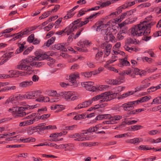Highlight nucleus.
<instances>
[{
    "label": "nucleus",
    "mask_w": 161,
    "mask_h": 161,
    "mask_svg": "<svg viewBox=\"0 0 161 161\" xmlns=\"http://www.w3.org/2000/svg\"><path fill=\"white\" fill-rule=\"evenodd\" d=\"M108 83L110 85H117L122 83V80L119 79H117L115 80L111 79L108 81Z\"/></svg>",
    "instance_id": "5701e85b"
},
{
    "label": "nucleus",
    "mask_w": 161,
    "mask_h": 161,
    "mask_svg": "<svg viewBox=\"0 0 161 161\" xmlns=\"http://www.w3.org/2000/svg\"><path fill=\"white\" fill-rule=\"evenodd\" d=\"M111 118V121L114 124L116 121H118L121 119L122 117L121 115H112Z\"/></svg>",
    "instance_id": "473e14b6"
},
{
    "label": "nucleus",
    "mask_w": 161,
    "mask_h": 161,
    "mask_svg": "<svg viewBox=\"0 0 161 161\" xmlns=\"http://www.w3.org/2000/svg\"><path fill=\"white\" fill-rule=\"evenodd\" d=\"M117 94L118 93L117 92L116 93H111L110 92L109 98L110 101L116 98Z\"/></svg>",
    "instance_id": "e2e57ef3"
},
{
    "label": "nucleus",
    "mask_w": 161,
    "mask_h": 161,
    "mask_svg": "<svg viewBox=\"0 0 161 161\" xmlns=\"http://www.w3.org/2000/svg\"><path fill=\"white\" fill-rule=\"evenodd\" d=\"M47 111V108L46 107H44L38 109L37 111L38 114L39 115H40L41 114L45 113V112Z\"/></svg>",
    "instance_id": "c03bdc74"
},
{
    "label": "nucleus",
    "mask_w": 161,
    "mask_h": 161,
    "mask_svg": "<svg viewBox=\"0 0 161 161\" xmlns=\"http://www.w3.org/2000/svg\"><path fill=\"white\" fill-rule=\"evenodd\" d=\"M133 71L134 72V74H135V76H136V75H139L141 77L145 76L146 74V71H145L140 70L137 68H134Z\"/></svg>",
    "instance_id": "412c9836"
},
{
    "label": "nucleus",
    "mask_w": 161,
    "mask_h": 161,
    "mask_svg": "<svg viewBox=\"0 0 161 161\" xmlns=\"http://www.w3.org/2000/svg\"><path fill=\"white\" fill-rule=\"evenodd\" d=\"M32 48V47H30L28 48L23 52V54L24 55H26L28 54L31 51Z\"/></svg>",
    "instance_id": "69168bd1"
},
{
    "label": "nucleus",
    "mask_w": 161,
    "mask_h": 161,
    "mask_svg": "<svg viewBox=\"0 0 161 161\" xmlns=\"http://www.w3.org/2000/svg\"><path fill=\"white\" fill-rule=\"evenodd\" d=\"M152 16L150 15L146 18V21L132 28L130 31L131 34L134 36H140L143 35L145 36L150 34L151 27L156 23L155 22H149L152 20Z\"/></svg>",
    "instance_id": "f257e3e1"
},
{
    "label": "nucleus",
    "mask_w": 161,
    "mask_h": 161,
    "mask_svg": "<svg viewBox=\"0 0 161 161\" xmlns=\"http://www.w3.org/2000/svg\"><path fill=\"white\" fill-rule=\"evenodd\" d=\"M105 68L107 69L113 71L115 73H118V70L115 69L114 67H111V66H107V65H106Z\"/></svg>",
    "instance_id": "13d9d810"
},
{
    "label": "nucleus",
    "mask_w": 161,
    "mask_h": 161,
    "mask_svg": "<svg viewBox=\"0 0 161 161\" xmlns=\"http://www.w3.org/2000/svg\"><path fill=\"white\" fill-rule=\"evenodd\" d=\"M125 88V87L122 86H119L115 88V90L116 92H119L123 90Z\"/></svg>",
    "instance_id": "680f3d73"
},
{
    "label": "nucleus",
    "mask_w": 161,
    "mask_h": 161,
    "mask_svg": "<svg viewBox=\"0 0 161 161\" xmlns=\"http://www.w3.org/2000/svg\"><path fill=\"white\" fill-rule=\"evenodd\" d=\"M13 35V36H15L12 39L14 40H15L17 39L21 38L23 36L21 32L17 33Z\"/></svg>",
    "instance_id": "ea45409f"
},
{
    "label": "nucleus",
    "mask_w": 161,
    "mask_h": 161,
    "mask_svg": "<svg viewBox=\"0 0 161 161\" xmlns=\"http://www.w3.org/2000/svg\"><path fill=\"white\" fill-rule=\"evenodd\" d=\"M86 104L85 102L79 104L75 108V109H79L87 107Z\"/></svg>",
    "instance_id": "4c0bfd02"
},
{
    "label": "nucleus",
    "mask_w": 161,
    "mask_h": 161,
    "mask_svg": "<svg viewBox=\"0 0 161 161\" xmlns=\"http://www.w3.org/2000/svg\"><path fill=\"white\" fill-rule=\"evenodd\" d=\"M137 19V17L136 16H135L133 18L131 19L128 18L125 20V21L123 22L120 24H118L119 27L120 29H121L123 28L127 25L132 24L135 22Z\"/></svg>",
    "instance_id": "9b49d317"
},
{
    "label": "nucleus",
    "mask_w": 161,
    "mask_h": 161,
    "mask_svg": "<svg viewBox=\"0 0 161 161\" xmlns=\"http://www.w3.org/2000/svg\"><path fill=\"white\" fill-rule=\"evenodd\" d=\"M134 93V91H130L125 93H124L120 96V97H119L118 98V99H123L126 97H128L131 95H132Z\"/></svg>",
    "instance_id": "c756f323"
},
{
    "label": "nucleus",
    "mask_w": 161,
    "mask_h": 161,
    "mask_svg": "<svg viewBox=\"0 0 161 161\" xmlns=\"http://www.w3.org/2000/svg\"><path fill=\"white\" fill-rule=\"evenodd\" d=\"M112 46L107 42H105L102 43L101 45V48L103 49V52L107 56L109 55L111 51Z\"/></svg>",
    "instance_id": "39448f33"
},
{
    "label": "nucleus",
    "mask_w": 161,
    "mask_h": 161,
    "mask_svg": "<svg viewBox=\"0 0 161 161\" xmlns=\"http://www.w3.org/2000/svg\"><path fill=\"white\" fill-rule=\"evenodd\" d=\"M46 59H47L48 60L50 61V62L47 63V64L51 67L53 66L54 64L53 63L55 62V60L49 56Z\"/></svg>",
    "instance_id": "37998d69"
},
{
    "label": "nucleus",
    "mask_w": 161,
    "mask_h": 161,
    "mask_svg": "<svg viewBox=\"0 0 161 161\" xmlns=\"http://www.w3.org/2000/svg\"><path fill=\"white\" fill-rule=\"evenodd\" d=\"M98 4L100 5V7L103 8L108 6L110 5V2L109 0L106 1L104 2H103L102 1H100L99 2Z\"/></svg>",
    "instance_id": "2f4dec72"
},
{
    "label": "nucleus",
    "mask_w": 161,
    "mask_h": 161,
    "mask_svg": "<svg viewBox=\"0 0 161 161\" xmlns=\"http://www.w3.org/2000/svg\"><path fill=\"white\" fill-rule=\"evenodd\" d=\"M136 8H134L128 11H127L126 13H127V16H130L132 14H133L134 13L136 12Z\"/></svg>",
    "instance_id": "8fccbe9b"
},
{
    "label": "nucleus",
    "mask_w": 161,
    "mask_h": 161,
    "mask_svg": "<svg viewBox=\"0 0 161 161\" xmlns=\"http://www.w3.org/2000/svg\"><path fill=\"white\" fill-rule=\"evenodd\" d=\"M67 15L64 17L65 19H67L72 17L75 14L73 13H70L67 12Z\"/></svg>",
    "instance_id": "864d4df0"
},
{
    "label": "nucleus",
    "mask_w": 161,
    "mask_h": 161,
    "mask_svg": "<svg viewBox=\"0 0 161 161\" xmlns=\"http://www.w3.org/2000/svg\"><path fill=\"white\" fill-rule=\"evenodd\" d=\"M93 27L96 28L97 31H99L102 30L103 28H104L103 22L102 21H98L93 26Z\"/></svg>",
    "instance_id": "a211bd4d"
},
{
    "label": "nucleus",
    "mask_w": 161,
    "mask_h": 161,
    "mask_svg": "<svg viewBox=\"0 0 161 161\" xmlns=\"http://www.w3.org/2000/svg\"><path fill=\"white\" fill-rule=\"evenodd\" d=\"M141 83L142 84V85L138 86L135 88L134 93L143 90L148 87L150 85V83L147 82L146 80H142L141 82Z\"/></svg>",
    "instance_id": "9d476101"
},
{
    "label": "nucleus",
    "mask_w": 161,
    "mask_h": 161,
    "mask_svg": "<svg viewBox=\"0 0 161 161\" xmlns=\"http://www.w3.org/2000/svg\"><path fill=\"white\" fill-rule=\"evenodd\" d=\"M98 129V128L97 127V126H95L91 127L88 129H87L86 130H83L82 131L84 132L85 131H87V132H95Z\"/></svg>",
    "instance_id": "e433bc0d"
},
{
    "label": "nucleus",
    "mask_w": 161,
    "mask_h": 161,
    "mask_svg": "<svg viewBox=\"0 0 161 161\" xmlns=\"http://www.w3.org/2000/svg\"><path fill=\"white\" fill-rule=\"evenodd\" d=\"M87 133V132H83L82 133H76L74 134H70L69 135L68 137L70 138H76L77 137H80L82 135Z\"/></svg>",
    "instance_id": "72a5a7b5"
},
{
    "label": "nucleus",
    "mask_w": 161,
    "mask_h": 161,
    "mask_svg": "<svg viewBox=\"0 0 161 161\" xmlns=\"http://www.w3.org/2000/svg\"><path fill=\"white\" fill-rule=\"evenodd\" d=\"M37 132L36 127H29L27 129V133L28 135H31L34 133Z\"/></svg>",
    "instance_id": "c85d7f7f"
},
{
    "label": "nucleus",
    "mask_w": 161,
    "mask_h": 161,
    "mask_svg": "<svg viewBox=\"0 0 161 161\" xmlns=\"http://www.w3.org/2000/svg\"><path fill=\"white\" fill-rule=\"evenodd\" d=\"M38 61L34 60V61H28V62H26L25 65L27 66L28 65V66H27L26 68H23V66H21V65H23L22 64H18L17 66V68L18 69L25 70V72H23L24 75L26 74H30L32 72V70L30 69L31 66L39 67L44 64L43 62L37 61Z\"/></svg>",
    "instance_id": "7ed1b4c3"
},
{
    "label": "nucleus",
    "mask_w": 161,
    "mask_h": 161,
    "mask_svg": "<svg viewBox=\"0 0 161 161\" xmlns=\"http://www.w3.org/2000/svg\"><path fill=\"white\" fill-rule=\"evenodd\" d=\"M25 48V47L23 46V45H20V46H19V48L16 50V52L17 53H19L22 52Z\"/></svg>",
    "instance_id": "338daca9"
},
{
    "label": "nucleus",
    "mask_w": 161,
    "mask_h": 161,
    "mask_svg": "<svg viewBox=\"0 0 161 161\" xmlns=\"http://www.w3.org/2000/svg\"><path fill=\"white\" fill-rule=\"evenodd\" d=\"M33 84V82L31 80L24 81L19 83V86L22 88H28L32 85Z\"/></svg>",
    "instance_id": "dca6fc26"
},
{
    "label": "nucleus",
    "mask_w": 161,
    "mask_h": 161,
    "mask_svg": "<svg viewBox=\"0 0 161 161\" xmlns=\"http://www.w3.org/2000/svg\"><path fill=\"white\" fill-rule=\"evenodd\" d=\"M39 114L38 113H36V114L35 115V116H33V122L38 121L39 119H41L40 118V116L38 115Z\"/></svg>",
    "instance_id": "6e6d98bb"
},
{
    "label": "nucleus",
    "mask_w": 161,
    "mask_h": 161,
    "mask_svg": "<svg viewBox=\"0 0 161 161\" xmlns=\"http://www.w3.org/2000/svg\"><path fill=\"white\" fill-rule=\"evenodd\" d=\"M34 39V35L31 34L30 35L27 39V41L30 43H32Z\"/></svg>",
    "instance_id": "de8ad7c7"
},
{
    "label": "nucleus",
    "mask_w": 161,
    "mask_h": 161,
    "mask_svg": "<svg viewBox=\"0 0 161 161\" xmlns=\"http://www.w3.org/2000/svg\"><path fill=\"white\" fill-rule=\"evenodd\" d=\"M142 126L141 125H133V126H131V130H137L140 129L142 127Z\"/></svg>",
    "instance_id": "09e8293b"
},
{
    "label": "nucleus",
    "mask_w": 161,
    "mask_h": 161,
    "mask_svg": "<svg viewBox=\"0 0 161 161\" xmlns=\"http://www.w3.org/2000/svg\"><path fill=\"white\" fill-rule=\"evenodd\" d=\"M35 27H27L21 31L20 32L22 35H29L31 33V31L35 29Z\"/></svg>",
    "instance_id": "4be33fe9"
},
{
    "label": "nucleus",
    "mask_w": 161,
    "mask_h": 161,
    "mask_svg": "<svg viewBox=\"0 0 161 161\" xmlns=\"http://www.w3.org/2000/svg\"><path fill=\"white\" fill-rule=\"evenodd\" d=\"M79 68V66L78 64H75L73 65L70 68V69L72 70H74L77 69Z\"/></svg>",
    "instance_id": "774afa93"
},
{
    "label": "nucleus",
    "mask_w": 161,
    "mask_h": 161,
    "mask_svg": "<svg viewBox=\"0 0 161 161\" xmlns=\"http://www.w3.org/2000/svg\"><path fill=\"white\" fill-rule=\"evenodd\" d=\"M110 92H107L101 93L102 96V98H103L106 102L110 101L109 98Z\"/></svg>",
    "instance_id": "393cba45"
},
{
    "label": "nucleus",
    "mask_w": 161,
    "mask_h": 161,
    "mask_svg": "<svg viewBox=\"0 0 161 161\" xmlns=\"http://www.w3.org/2000/svg\"><path fill=\"white\" fill-rule=\"evenodd\" d=\"M156 158V157L155 156H152L150 157L149 158H144L142 159L143 161H152L155 160Z\"/></svg>",
    "instance_id": "4d7b16f0"
},
{
    "label": "nucleus",
    "mask_w": 161,
    "mask_h": 161,
    "mask_svg": "<svg viewBox=\"0 0 161 161\" xmlns=\"http://www.w3.org/2000/svg\"><path fill=\"white\" fill-rule=\"evenodd\" d=\"M49 95L51 96H59V95L58 94H57V92L55 91H51L49 92Z\"/></svg>",
    "instance_id": "bf43d9fd"
},
{
    "label": "nucleus",
    "mask_w": 161,
    "mask_h": 161,
    "mask_svg": "<svg viewBox=\"0 0 161 161\" xmlns=\"http://www.w3.org/2000/svg\"><path fill=\"white\" fill-rule=\"evenodd\" d=\"M134 106L136 105L135 101L129 102L123 104L121 107L123 108L125 111L130 110L134 108Z\"/></svg>",
    "instance_id": "6e6552de"
},
{
    "label": "nucleus",
    "mask_w": 161,
    "mask_h": 161,
    "mask_svg": "<svg viewBox=\"0 0 161 161\" xmlns=\"http://www.w3.org/2000/svg\"><path fill=\"white\" fill-rule=\"evenodd\" d=\"M126 16H127V15L126 12L122 13L121 15L119 16L117 18H116L114 19L115 23L120 22Z\"/></svg>",
    "instance_id": "bb28decb"
},
{
    "label": "nucleus",
    "mask_w": 161,
    "mask_h": 161,
    "mask_svg": "<svg viewBox=\"0 0 161 161\" xmlns=\"http://www.w3.org/2000/svg\"><path fill=\"white\" fill-rule=\"evenodd\" d=\"M13 52H9L4 54L2 57L0 58V65L3 64L12 56Z\"/></svg>",
    "instance_id": "f8f14e48"
},
{
    "label": "nucleus",
    "mask_w": 161,
    "mask_h": 161,
    "mask_svg": "<svg viewBox=\"0 0 161 161\" xmlns=\"http://www.w3.org/2000/svg\"><path fill=\"white\" fill-rule=\"evenodd\" d=\"M137 43V42L136 39H132L130 37L127 38L125 41V44L128 45Z\"/></svg>",
    "instance_id": "b1692460"
},
{
    "label": "nucleus",
    "mask_w": 161,
    "mask_h": 161,
    "mask_svg": "<svg viewBox=\"0 0 161 161\" xmlns=\"http://www.w3.org/2000/svg\"><path fill=\"white\" fill-rule=\"evenodd\" d=\"M33 94V99H34L39 97L40 94V91H32Z\"/></svg>",
    "instance_id": "a18cd8bd"
},
{
    "label": "nucleus",
    "mask_w": 161,
    "mask_h": 161,
    "mask_svg": "<svg viewBox=\"0 0 161 161\" xmlns=\"http://www.w3.org/2000/svg\"><path fill=\"white\" fill-rule=\"evenodd\" d=\"M73 24H70L64 30L66 33L68 35H69L73 31Z\"/></svg>",
    "instance_id": "7c9ffc66"
},
{
    "label": "nucleus",
    "mask_w": 161,
    "mask_h": 161,
    "mask_svg": "<svg viewBox=\"0 0 161 161\" xmlns=\"http://www.w3.org/2000/svg\"><path fill=\"white\" fill-rule=\"evenodd\" d=\"M102 96L101 94L97 95V96L93 97L92 98V101H97L101 99Z\"/></svg>",
    "instance_id": "603ef678"
},
{
    "label": "nucleus",
    "mask_w": 161,
    "mask_h": 161,
    "mask_svg": "<svg viewBox=\"0 0 161 161\" xmlns=\"http://www.w3.org/2000/svg\"><path fill=\"white\" fill-rule=\"evenodd\" d=\"M87 137H78V138H75L74 140L75 141L82 142L86 141L88 140Z\"/></svg>",
    "instance_id": "49530a36"
},
{
    "label": "nucleus",
    "mask_w": 161,
    "mask_h": 161,
    "mask_svg": "<svg viewBox=\"0 0 161 161\" xmlns=\"http://www.w3.org/2000/svg\"><path fill=\"white\" fill-rule=\"evenodd\" d=\"M66 44L65 43H58L55 44L54 47H53L52 49L53 50H60L64 52H66L67 51L66 48Z\"/></svg>",
    "instance_id": "4468645a"
},
{
    "label": "nucleus",
    "mask_w": 161,
    "mask_h": 161,
    "mask_svg": "<svg viewBox=\"0 0 161 161\" xmlns=\"http://www.w3.org/2000/svg\"><path fill=\"white\" fill-rule=\"evenodd\" d=\"M77 126L76 125H73L65 127V129L66 130H72L74 129L77 128Z\"/></svg>",
    "instance_id": "3c124183"
},
{
    "label": "nucleus",
    "mask_w": 161,
    "mask_h": 161,
    "mask_svg": "<svg viewBox=\"0 0 161 161\" xmlns=\"http://www.w3.org/2000/svg\"><path fill=\"white\" fill-rule=\"evenodd\" d=\"M103 52H98L96 54L95 59L98 63H102L105 61L103 57Z\"/></svg>",
    "instance_id": "6ab92c4d"
},
{
    "label": "nucleus",
    "mask_w": 161,
    "mask_h": 161,
    "mask_svg": "<svg viewBox=\"0 0 161 161\" xmlns=\"http://www.w3.org/2000/svg\"><path fill=\"white\" fill-rule=\"evenodd\" d=\"M36 105L34 106H31L26 105L25 107H18L15 106L13 107L12 108H9L8 111H13V112H16L14 117L15 118L22 117L25 116L26 115V114L25 112L23 111H25L26 109H32L35 108L36 107Z\"/></svg>",
    "instance_id": "20e7f679"
},
{
    "label": "nucleus",
    "mask_w": 161,
    "mask_h": 161,
    "mask_svg": "<svg viewBox=\"0 0 161 161\" xmlns=\"http://www.w3.org/2000/svg\"><path fill=\"white\" fill-rule=\"evenodd\" d=\"M130 65V62L127 61L126 58L122 59L120 61V63L119 64L120 67H122L124 66H129Z\"/></svg>",
    "instance_id": "cd10ccee"
},
{
    "label": "nucleus",
    "mask_w": 161,
    "mask_h": 161,
    "mask_svg": "<svg viewBox=\"0 0 161 161\" xmlns=\"http://www.w3.org/2000/svg\"><path fill=\"white\" fill-rule=\"evenodd\" d=\"M55 39V37H53L49 39L45 43L46 46L48 47L50 46L53 43Z\"/></svg>",
    "instance_id": "f704fd0d"
},
{
    "label": "nucleus",
    "mask_w": 161,
    "mask_h": 161,
    "mask_svg": "<svg viewBox=\"0 0 161 161\" xmlns=\"http://www.w3.org/2000/svg\"><path fill=\"white\" fill-rule=\"evenodd\" d=\"M87 24V21H81L80 19H77L74 21L71 24H73V31L77 30L79 27H82Z\"/></svg>",
    "instance_id": "0eeeda50"
},
{
    "label": "nucleus",
    "mask_w": 161,
    "mask_h": 161,
    "mask_svg": "<svg viewBox=\"0 0 161 161\" xmlns=\"http://www.w3.org/2000/svg\"><path fill=\"white\" fill-rule=\"evenodd\" d=\"M35 55L36 56H30L25 59H22L19 63L18 64H22L23 65H22L21 66L23 67L24 66L23 68H26L27 66H28V65L27 66L25 65L26 62H28V61H34V60L40 61L42 60L46 59L48 58V56H52V53H51L50 52H45L43 53L40 51L38 50L35 53Z\"/></svg>",
    "instance_id": "f03ea898"
},
{
    "label": "nucleus",
    "mask_w": 161,
    "mask_h": 161,
    "mask_svg": "<svg viewBox=\"0 0 161 161\" xmlns=\"http://www.w3.org/2000/svg\"><path fill=\"white\" fill-rule=\"evenodd\" d=\"M100 7L99 6H97L93 8H91L87 10H86L85 8H82L79 11L78 14L77 16L78 17H80L82 16L87 11H89L92 10H95L99 9L100 8Z\"/></svg>",
    "instance_id": "2eb2a0df"
},
{
    "label": "nucleus",
    "mask_w": 161,
    "mask_h": 161,
    "mask_svg": "<svg viewBox=\"0 0 161 161\" xmlns=\"http://www.w3.org/2000/svg\"><path fill=\"white\" fill-rule=\"evenodd\" d=\"M10 73H11L12 74L11 75H6L5 74H2V78H11V77H12L14 76L17 73L18 74H19L20 75H24V74H23V73L21 71H15L14 70H11L9 71V72Z\"/></svg>",
    "instance_id": "f3484780"
},
{
    "label": "nucleus",
    "mask_w": 161,
    "mask_h": 161,
    "mask_svg": "<svg viewBox=\"0 0 161 161\" xmlns=\"http://www.w3.org/2000/svg\"><path fill=\"white\" fill-rule=\"evenodd\" d=\"M80 78L79 73L78 72H75L69 75V81L73 85H74L76 83V80L80 79Z\"/></svg>",
    "instance_id": "ddd939ff"
},
{
    "label": "nucleus",
    "mask_w": 161,
    "mask_h": 161,
    "mask_svg": "<svg viewBox=\"0 0 161 161\" xmlns=\"http://www.w3.org/2000/svg\"><path fill=\"white\" fill-rule=\"evenodd\" d=\"M94 83L92 81L84 82L81 83L82 86L86 88V90L94 92L96 91L97 87L93 86Z\"/></svg>",
    "instance_id": "423d86ee"
},
{
    "label": "nucleus",
    "mask_w": 161,
    "mask_h": 161,
    "mask_svg": "<svg viewBox=\"0 0 161 161\" xmlns=\"http://www.w3.org/2000/svg\"><path fill=\"white\" fill-rule=\"evenodd\" d=\"M60 6L58 5H56L54 8L52 9L51 10L49 11H50L51 13L52 12L54 13L56 12L57 10L59 9Z\"/></svg>",
    "instance_id": "0e129e2a"
},
{
    "label": "nucleus",
    "mask_w": 161,
    "mask_h": 161,
    "mask_svg": "<svg viewBox=\"0 0 161 161\" xmlns=\"http://www.w3.org/2000/svg\"><path fill=\"white\" fill-rule=\"evenodd\" d=\"M140 149L143 150H148L152 149V148L148 147V146L141 145L139 147Z\"/></svg>",
    "instance_id": "a19ab883"
},
{
    "label": "nucleus",
    "mask_w": 161,
    "mask_h": 161,
    "mask_svg": "<svg viewBox=\"0 0 161 161\" xmlns=\"http://www.w3.org/2000/svg\"><path fill=\"white\" fill-rule=\"evenodd\" d=\"M151 98L150 96H145L141 97L136 100L135 101L136 106L140 103H142L145 102H147Z\"/></svg>",
    "instance_id": "aec40b11"
},
{
    "label": "nucleus",
    "mask_w": 161,
    "mask_h": 161,
    "mask_svg": "<svg viewBox=\"0 0 161 161\" xmlns=\"http://www.w3.org/2000/svg\"><path fill=\"white\" fill-rule=\"evenodd\" d=\"M16 88V87L15 86H6L4 87L3 89L1 90V91H8L11 90H15Z\"/></svg>",
    "instance_id": "58836bf2"
},
{
    "label": "nucleus",
    "mask_w": 161,
    "mask_h": 161,
    "mask_svg": "<svg viewBox=\"0 0 161 161\" xmlns=\"http://www.w3.org/2000/svg\"><path fill=\"white\" fill-rule=\"evenodd\" d=\"M59 96L66 100L71 99V97L75 95V92L73 91L62 92L58 93Z\"/></svg>",
    "instance_id": "1a4fd4ad"
},
{
    "label": "nucleus",
    "mask_w": 161,
    "mask_h": 161,
    "mask_svg": "<svg viewBox=\"0 0 161 161\" xmlns=\"http://www.w3.org/2000/svg\"><path fill=\"white\" fill-rule=\"evenodd\" d=\"M33 94L32 92H29L26 93L23 96L24 98L27 99H33Z\"/></svg>",
    "instance_id": "c9c22d12"
},
{
    "label": "nucleus",
    "mask_w": 161,
    "mask_h": 161,
    "mask_svg": "<svg viewBox=\"0 0 161 161\" xmlns=\"http://www.w3.org/2000/svg\"><path fill=\"white\" fill-rule=\"evenodd\" d=\"M62 136V134L61 133H54L51 134L49 137L51 138L57 137L59 136Z\"/></svg>",
    "instance_id": "5fc2aeb1"
},
{
    "label": "nucleus",
    "mask_w": 161,
    "mask_h": 161,
    "mask_svg": "<svg viewBox=\"0 0 161 161\" xmlns=\"http://www.w3.org/2000/svg\"><path fill=\"white\" fill-rule=\"evenodd\" d=\"M130 75V76L132 78H136V76H135V74H134V72L133 70L129 69H128L125 70L124 73V75Z\"/></svg>",
    "instance_id": "a878e982"
},
{
    "label": "nucleus",
    "mask_w": 161,
    "mask_h": 161,
    "mask_svg": "<svg viewBox=\"0 0 161 161\" xmlns=\"http://www.w3.org/2000/svg\"><path fill=\"white\" fill-rule=\"evenodd\" d=\"M86 44V41L83 40V41H80L77 43L78 46H80L81 47H83Z\"/></svg>",
    "instance_id": "052dcab7"
},
{
    "label": "nucleus",
    "mask_w": 161,
    "mask_h": 161,
    "mask_svg": "<svg viewBox=\"0 0 161 161\" xmlns=\"http://www.w3.org/2000/svg\"><path fill=\"white\" fill-rule=\"evenodd\" d=\"M80 74L82 76H84L85 77L89 78L91 77L92 75V72H81Z\"/></svg>",
    "instance_id": "79ce46f5"
}]
</instances>
